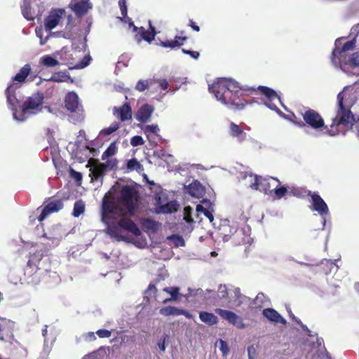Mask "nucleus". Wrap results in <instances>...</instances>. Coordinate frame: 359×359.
<instances>
[{
	"instance_id": "f257e3e1",
	"label": "nucleus",
	"mask_w": 359,
	"mask_h": 359,
	"mask_svg": "<svg viewBox=\"0 0 359 359\" xmlns=\"http://www.w3.org/2000/svg\"><path fill=\"white\" fill-rule=\"evenodd\" d=\"M140 195L135 188L123 185L116 197L106 194L102 201V220L107 224L118 221L123 229L139 236L141 231L131 219L139 206Z\"/></svg>"
},
{
	"instance_id": "f03ea898",
	"label": "nucleus",
	"mask_w": 359,
	"mask_h": 359,
	"mask_svg": "<svg viewBox=\"0 0 359 359\" xmlns=\"http://www.w3.org/2000/svg\"><path fill=\"white\" fill-rule=\"evenodd\" d=\"M208 89L218 101L233 111L243 110L248 104L249 102L243 98L244 95L259 93L267 99L265 102L266 106L272 110L279 111L273 101L280 100V97L274 90L267 86H259L256 88L241 86L232 79L219 78L209 85Z\"/></svg>"
},
{
	"instance_id": "7ed1b4c3",
	"label": "nucleus",
	"mask_w": 359,
	"mask_h": 359,
	"mask_svg": "<svg viewBox=\"0 0 359 359\" xmlns=\"http://www.w3.org/2000/svg\"><path fill=\"white\" fill-rule=\"evenodd\" d=\"M344 95L340 92L337 95L338 108L336 116L332 118V124L328 128L325 125V121L322 116L316 110L308 109L302 114L304 123L302 121L293 120L292 121L299 127H304L306 124L311 128L318 130L324 128L325 133L330 136H335L342 130L340 127L344 128H352L355 123L354 116L349 107H346L344 104Z\"/></svg>"
},
{
	"instance_id": "20e7f679",
	"label": "nucleus",
	"mask_w": 359,
	"mask_h": 359,
	"mask_svg": "<svg viewBox=\"0 0 359 359\" xmlns=\"http://www.w3.org/2000/svg\"><path fill=\"white\" fill-rule=\"evenodd\" d=\"M43 257V252L41 249L29 253L28 262L24 269L25 279L27 284L37 285L41 283L43 271L39 267L38 264Z\"/></svg>"
},
{
	"instance_id": "39448f33",
	"label": "nucleus",
	"mask_w": 359,
	"mask_h": 359,
	"mask_svg": "<svg viewBox=\"0 0 359 359\" xmlns=\"http://www.w3.org/2000/svg\"><path fill=\"white\" fill-rule=\"evenodd\" d=\"M43 100L44 95L42 93H33L23 102L21 107L22 114H34L35 111H41Z\"/></svg>"
},
{
	"instance_id": "423d86ee",
	"label": "nucleus",
	"mask_w": 359,
	"mask_h": 359,
	"mask_svg": "<svg viewBox=\"0 0 359 359\" xmlns=\"http://www.w3.org/2000/svg\"><path fill=\"white\" fill-rule=\"evenodd\" d=\"M276 182L280 184V181L276 177H262L261 176L255 175V182L251 184V188L255 190H258L266 194H271L273 191L271 182Z\"/></svg>"
},
{
	"instance_id": "0eeeda50",
	"label": "nucleus",
	"mask_w": 359,
	"mask_h": 359,
	"mask_svg": "<svg viewBox=\"0 0 359 359\" xmlns=\"http://www.w3.org/2000/svg\"><path fill=\"white\" fill-rule=\"evenodd\" d=\"M63 207V201L61 199H49L43 203V208L38 217V220L39 222L43 221L49 215L59 212Z\"/></svg>"
},
{
	"instance_id": "6e6552de",
	"label": "nucleus",
	"mask_w": 359,
	"mask_h": 359,
	"mask_svg": "<svg viewBox=\"0 0 359 359\" xmlns=\"http://www.w3.org/2000/svg\"><path fill=\"white\" fill-rule=\"evenodd\" d=\"M215 311L222 319L228 321L237 328L244 329L245 327V324L243 323V318L234 312L222 309H216Z\"/></svg>"
},
{
	"instance_id": "1a4fd4ad",
	"label": "nucleus",
	"mask_w": 359,
	"mask_h": 359,
	"mask_svg": "<svg viewBox=\"0 0 359 359\" xmlns=\"http://www.w3.org/2000/svg\"><path fill=\"white\" fill-rule=\"evenodd\" d=\"M355 47V40L346 41L341 48H334L332 53L331 60L334 65H337L342 59L347 57V52L353 50Z\"/></svg>"
},
{
	"instance_id": "9d476101",
	"label": "nucleus",
	"mask_w": 359,
	"mask_h": 359,
	"mask_svg": "<svg viewBox=\"0 0 359 359\" xmlns=\"http://www.w3.org/2000/svg\"><path fill=\"white\" fill-rule=\"evenodd\" d=\"M65 13V11L63 8L52 9L49 15L44 19L45 29L50 31L56 27Z\"/></svg>"
},
{
	"instance_id": "9b49d317",
	"label": "nucleus",
	"mask_w": 359,
	"mask_h": 359,
	"mask_svg": "<svg viewBox=\"0 0 359 359\" xmlns=\"http://www.w3.org/2000/svg\"><path fill=\"white\" fill-rule=\"evenodd\" d=\"M307 196L311 197L310 202L313 205V211L318 212L320 215H326L329 213L327 205L318 194L308 191Z\"/></svg>"
},
{
	"instance_id": "f8f14e48",
	"label": "nucleus",
	"mask_w": 359,
	"mask_h": 359,
	"mask_svg": "<svg viewBox=\"0 0 359 359\" xmlns=\"http://www.w3.org/2000/svg\"><path fill=\"white\" fill-rule=\"evenodd\" d=\"M65 108L69 112H79L83 111V107L79 103V96L75 92H69L65 97Z\"/></svg>"
},
{
	"instance_id": "ddd939ff",
	"label": "nucleus",
	"mask_w": 359,
	"mask_h": 359,
	"mask_svg": "<svg viewBox=\"0 0 359 359\" xmlns=\"http://www.w3.org/2000/svg\"><path fill=\"white\" fill-rule=\"evenodd\" d=\"M69 6L79 18L85 15L92 8L89 0H72Z\"/></svg>"
},
{
	"instance_id": "4468645a",
	"label": "nucleus",
	"mask_w": 359,
	"mask_h": 359,
	"mask_svg": "<svg viewBox=\"0 0 359 359\" xmlns=\"http://www.w3.org/2000/svg\"><path fill=\"white\" fill-rule=\"evenodd\" d=\"M338 65L345 73H348L351 69L359 67V51L344 57Z\"/></svg>"
},
{
	"instance_id": "2eb2a0df",
	"label": "nucleus",
	"mask_w": 359,
	"mask_h": 359,
	"mask_svg": "<svg viewBox=\"0 0 359 359\" xmlns=\"http://www.w3.org/2000/svg\"><path fill=\"white\" fill-rule=\"evenodd\" d=\"M13 323L6 319H0V340L9 341L13 338Z\"/></svg>"
},
{
	"instance_id": "dca6fc26",
	"label": "nucleus",
	"mask_w": 359,
	"mask_h": 359,
	"mask_svg": "<svg viewBox=\"0 0 359 359\" xmlns=\"http://www.w3.org/2000/svg\"><path fill=\"white\" fill-rule=\"evenodd\" d=\"M113 114L121 121H129L132 118V109L128 102L124 103L120 107H115L113 109Z\"/></svg>"
},
{
	"instance_id": "f3484780",
	"label": "nucleus",
	"mask_w": 359,
	"mask_h": 359,
	"mask_svg": "<svg viewBox=\"0 0 359 359\" xmlns=\"http://www.w3.org/2000/svg\"><path fill=\"white\" fill-rule=\"evenodd\" d=\"M154 110L152 105L144 104L137 111L135 118L141 123H147L149 121Z\"/></svg>"
},
{
	"instance_id": "a211bd4d",
	"label": "nucleus",
	"mask_w": 359,
	"mask_h": 359,
	"mask_svg": "<svg viewBox=\"0 0 359 359\" xmlns=\"http://www.w3.org/2000/svg\"><path fill=\"white\" fill-rule=\"evenodd\" d=\"M130 25L133 27V30L135 32L138 30L137 34H140L142 39L144 41L151 43L154 39L156 32L155 31V27L151 25L150 30H146L143 27L138 28L134 25L133 22H131Z\"/></svg>"
},
{
	"instance_id": "6ab92c4d",
	"label": "nucleus",
	"mask_w": 359,
	"mask_h": 359,
	"mask_svg": "<svg viewBox=\"0 0 359 359\" xmlns=\"http://www.w3.org/2000/svg\"><path fill=\"white\" fill-rule=\"evenodd\" d=\"M159 313L165 316L183 315L187 318H191L192 317L191 314L187 311L171 306L161 308Z\"/></svg>"
},
{
	"instance_id": "aec40b11",
	"label": "nucleus",
	"mask_w": 359,
	"mask_h": 359,
	"mask_svg": "<svg viewBox=\"0 0 359 359\" xmlns=\"http://www.w3.org/2000/svg\"><path fill=\"white\" fill-rule=\"evenodd\" d=\"M262 314L269 320L274 323H280L285 325L287 321L283 318L275 309H265L262 311Z\"/></svg>"
},
{
	"instance_id": "412c9836",
	"label": "nucleus",
	"mask_w": 359,
	"mask_h": 359,
	"mask_svg": "<svg viewBox=\"0 0 359 359\" xmlns=\"http://www.w3.org/2000/svg\"><path fill=\"white\" fill-rule=\"evenodd\" d=\"M106 168L107 166L104 164L95 162L90 169V177L92 180H97L100 177L104 175Z\"/></svg>"
},
{
	"instance_id": "4be33fe9",
	"label": "nucleus",
	"mask_w": 359,
	"mask_h": 359,
	"mask_svg": "<svg viewBox=\"0 0 359 359\" xmlns=\"http://www.w3.org/2000/svg\"><path fill=\"white\" fill-rule=\"evenodd\" d=\"M7 97V103L12 110H15L18 104V100L15 96L13 84H10L5 90Z\"/></svg>"
},
{
	"instance_id": "5701e85b",
	"label": "nucleus",
	"mask_w": 359,
	"mask_h": 359,
	"mask_svg": "<svg viewBox=\"0 0 359 359\" xmlns=\"http://www.w3.org/2000/svg\"><path fill=\"white\" fill-rule=\"evenodd\" d=\"M32 71L31 66L29 64L25 65L19 71L18 73L13 77V81L18 83H24L26 81L27 76L30 74Z\"/></svg>"
},
{
	"instance_id": "b1692460",
	"label": "nucleus",
	"mask_w": 359,
	"mask_h": 359,
	"mask_svg": "<svg viewBox=\"0 0 359 359\" xmlns=\"http://www.w3.org/2000/svg\"><path fill=\"white\" fill-rule=\"evenodd\" d=\"M187 40V36H176L174 40H168L165 41H161V46L164 48H170L171 49L175 48V47H180L184 44V43Z\"/></svg>"
},
{
	"instance_id": "393cba45",
	"label": "nucleus",
	"mask_w": 359,
	"mask_h": 359,
	"mask_svg": "<svg viewBox=\"0 0 359 359\" xmlns=\"http://www.w3.org/2000/svg\"><path fill=\"white\" fill-rule=\"evenodd\" d=\"M229 128L231 135L236 137L240 142L246 139V133L238 125L231 122Z\"/></svg>"
},
{
	"instance_id": "a878e982",
	"label": "nucleus",
	"mask_w": 359,
	"mask_h": 359,
	"mask_svg": "<svg viewBox=\"0 0 359 359\" xmlns=\"http://www.w3.org/2000/svg\"><path fill=\"white\" fill-rule=\"evenodd\" d=\"M200 320L208 325H214L217 324L218 318L213 313L207 311H201L199 313Z\"/></svg>"
},
{
	"instance_id": "bb28decb",
	"label": "nucleus",
	"mask_w": 359,
	"mask_h": 359,
	"mask_svg": "<svg viewBox=\"0 0 359 359\" xmlns=\"http://www.w3.org/2000/svg\"><path fill=\"white\" fill-rule=\"evenodd\" d=\"M48 81L61 83L67 82L70 81L73 82V79L71 78L69 74L67 72H57L53 74L51 77L47 79Z\"/></svg>"
},
{
	"instance_id": "cd10ccee",
	"label": "nucleus",
	"mask_w": 359,
	"mask_h": 359,
	"mask_svg": "<svg viewBox=\"0 0 359 359\" xmlns=\"http://www.w3.org/2000/svg\"><path fill=\"white\" fill-rule=\"evenodd\" d=\"M189 194L196 198H201L203 196L204 190L199 182H194L189 186Z\"/></svg>"
},
{
	"instance_id": "c85d7f7f",
	"label": "nucleus",
	"mask_w": 359,
	"mask_h": 359,
	"mask_svg": "<svg viewBox=\"0 0 359 359\" xmlns=\"http://www.w3.org/2000/svg\"><path fill=\"white\" fill-rule=\"evenodd\" d=\"M119 228L120 226L118 223L111 225L107 229L108 233L111 237H114L118 241H125L126 238L121 234ZM121 229L122 228L121 227Z\"/></svg>"
},
{
	"instance_id": "c756f323",
	"label": "nucleus",
	"mask_w": 359,
	"mask_h": 359,
	"mask_svg": "<svg viewBox=\"0 0 359 359\" xmlns=\"http://www.w3.org/2000/svg\"><path fill=\"white\" fill-rule=\"evenodd\" d=\"M165 292L171 295L170 298L166 299L163 301L164 303L171 301H177L180 298V288L177 287H168L163 290Z\"/></svg>"
},
{
	"instance_id": "7c9ffc66",
	"label": "nucleus",
	"mask_w": 359,
	"mask_h": 359,
	"mask_svg": "<svg viewBox=\"0 0 359 359\" xmlns=\"http://www.w3.org/2000/svg\"><path fill=\"white\" fill-rule=\"evenodd\" d=\"M39 62L41 65L47 67H53L59 65L58 60L50 55H46L41 57Z\"/></svg>"
},
{
	"instance_id": "2f4dec72",
	"label": "nucleus",
	"mask_w": 359,
	"mask_h": 359,
	"mask_svg": "<svg viewBox=\"0 0 359 359\" xmlns=\"http://www.w3.org/2000/svg\"><path fill=\"white\" fill-rule=\"evenodd\" d=\"M85 211V204L82 201H77L74 205L73 216L75 217H79Z\"/></svg>"
},
{
	"instance_id": "473e14b6",
	"label": "nucleus",
	"mask_w": 359,
	"mask_h": 359,
	"mask_svg": "<svg viewBox=\"0 0 359 359\" xmlns=\"http://www.w3.org/2000/svg\"><path fill=\"white\" fill-rule=\"evenodd\" d=\"M168 239L171 241L174 245L177 248L183 247L185 245V241L183 237L179 234H172L168 236Z\"/></svg>"
},
{
	"instance_id": "72a5a7b5",
	"label": "nucleus",
	"mask_w": 359,
	"mask_h": 359,
	"mask_svg": "<svg viewBox=\"0 0 359 359\" xmlns=\"http://www.w3.org/2000/svg\"><path fill=\"white\" fill-rule=\"evenodd\" d=\"M119 128L120 123L118 122L115 121L112 123L110 125V126L102 129L100 132V134L104 135H109L113 133L116 132V130H118Z\"/></svg>"
},
{
	"instance_id": "f704fd0d",
	"label": "nucleus",
	"mask_w": 359,
	"mask_h": 359,
	"mask_svg": "<svg viewBox=\"0 0 359 359\" xmlns=\"http://www.w3.org/2000/svg\"><path fill=\"white\" fill-rule=\"evenodd\" d=\"M118 6L120 7L121 15H123V18H124L125 22H128L130 24L132 21L130 18L127 15V5H126V0H118Z\"/></svg>"
},
{
	"instance_id": "c9c22d12",
	"label": "nucleus",
	"mask_w": 359,
	"mask_h": 359,
	"mask_svg": "<svg viewBox=\"0 0 359 359\" xmlns=\"http://www.w3.org/2000/svg\"><path fill=\"white\" fill-rule=\"evenodd\" d=\"M91 60V57L90 55H86L83 57V59L76 65H75L74 67H70V69H83L87 67Z\"/></svg>"
},
{
	"instance_id": "e433bc0d",
	"label": "nucleus",
	"mask_w": 359,
	"mask_h": 359,
	"mask_svg": "<svg viewBox=\"0 0 359 359\" xmlns=\"http://www.w3.org/2000/svg\"><path fill=\"white\" fill-rule=\"evenodd\" d=\"M116 146L114 142L111 143L108 148L104 151L102 155V159L104 160L105 158L114 156L116 152Z\"/></svg>"
},
{
	"instance_id": "4c0bfd02",
	"label": "nucleus",
	"mask_w": 359,
	"mask_h": 359,
	"mask_svg": "<svg viewBox=\"0 0 359 359\" xmlns=\"http://www.w3.org/2000/svg\"><path fill=\"white\" fill-rule=\"evenodd\" d=\"M196 211L198 212L203 213L210 220V222H212L214 220V216L212 213L209 210L204 208L202 205H198L196 206Z\"/></svg>"
},
{
	"instance_id": "58836bf2",
	"label": "nucleus",
	"mask_w": 359,
	"mask_h": 359,
	"mask_svg": "<svg viewBox=\"0 0 359 359\" xmlns=\"http://www.w3.org/2000/svg\"><path fill=\"white\" fill-rule=\"evenodd\" d=\"M142 168L140 163L135 158L130 159L127 162V168L130 170H138Z\"/></svg>"
},
{
	"instance_id": "ea45409f",
	"label": "nucleus",
	"mask_w": 359,
	"mask_h": 359,
	"mask_svg": "<svg viewBox=\"0 0 359 359\" xmlns=\"http://www.w3.org/2000/svg\"><path fill=\"white\" fill-rule=\"evenodd\" d=\"M276 197L278 199L283 198L287 193V189L285 187L282 186L280 187H276L273 189Z\"/></svg>"
},
{
	"instance_id": "a19ab883",
	"label": "nucleus",
	"mask_w": 359,
	"mask_h": 359,
	"mask_svg": "<svg viewBox=\"0 0 359 359\" xmlns=\"http://www.w3.org/2000/svg\"><path fill=\"white\" fill-rule=\"evenodd\" d=\"M149 86V81L147 80H140L135 86V89L140 92H142L147 89Z\"/></svg>"
},
{
	"instance_id": "79ce46f5",
	"label": "nucleus",
	"mask_w": 359,
	"mask_h": 359,
	"mask_svg": "<svg viewBox=\"0 0 359 359\" xmlns=\"http://www.w3.org/2000/svg\"><path fill=\"white\" fill-rule=\"evenodd\" d=\"M159 128L157 125H147L144 129V132L147 136L151 133L157 134Z\"/></svg>"
},
{
	"instance_id": "37998d69",
	"label": "nucleus",
	"mask_w": 359,
	"mask_h": 359,
	"mask_svg": "<svg viewBox=\"0 0 359 359\" xmlns=\"http://www.w3.org/2000/svg\"><path fill=\"white\" fill-rule=\"evenodd\" d=\"M243 235L244 233L243 230H236L234 233L232 235L233 241L239 245L245 243L243 238L242 241L238 240V238L243 236Z\"/></svg>"
},
{
	"instance_id": "c03bdc74",
	"label": "nucleus",
	"mask_w": 359,
	"mask_h": 359,
	"mask_svg": "<svg viewBox=\"0 0 359 359\" xmlns=\"http://www.w3.org/2000/svg\"><path fill=\"white\" fill-rule=\"evenodd\" d=\"M144 144L143 138L140 135L133 136L130 139V144L133 147L141 146Z\"/></svg>"
},
{
	"instance_id": "a18cd8bd",
	"label": "nucleus",
	"mask_w": 359,
	"mask_h": 359,
	"mask_svg": "<svg viewBox=\"0 0 359 359\" xmlns=\"http://www.w3.org/2000/svg\"><path fill=\"white\" fill-rule=\"evenodd\" d=\"M219 297L220 299H227L229 296L227 287L225 285H220L218 288Z\"/></svg>"
},
{
	"instance_id": "49530a36",
	"label": "nucleus",
	"mask_w": 359,
	"mask_h": 359,
	"mask_svg": "<svg viewBox=\"0 0 359 359\" xmlns=\"http://www.w3.org/2000/svg\"><path fill=\"white\" fill-rule=\"evenodd\" d=\"M69 175L70 177L72 179L75 180L78 183H81L82 180V174L81 172H77L72 168H70Z\"/></svg>"
},
{
	"instance_id": "de8ad7c7",
	"label": "nucleus",
	"mask_w": 359,
	"mask_h": 359,
	"mask_svg": "<svg viewBox=\"0 0 359 359\" xmlns=\"http://www.w3.org/2000/svg\"><path fill=\"white\" fill-rule=\"evenodd\" d=\"M97 334L100 338H108L111 336V332L109 330L105 329H100L96 332Z\"/></svg>"
},
{
	"instance_id": "09e8293b",
	"label": "nucleus",
	"mask_w": 359,
	"mask_h": 359,
	"mask_svg": "<svg viewBox=\"0 0 359 359\" xmlns=\"http://www.w3.org/2000/svg\"><path fill=\"white\" fill-rule=\"evenodd\" d=\"M182 52L184 54L190 55L192 58L196 59V60H197L200 56V53L198 51H195V50H187V49L182 48Z\"/></svg>"
},
{
	"instance_id": "8fccbe9b",
	"label": "nucleus",
	"mask_w": 359,
	"mask_h": 359,
	"mask_svg": "<svg viewBox=\"0 0 359 359\" xmlns=\"http://www.w3.org/2000/svg\"><path fill=\"white\" fill-rule=\"evenodd\" d=\"M248 359H254L255 355H256V349L253 345H251L248 348Z\"/></svg>"
},
{
	"instance_id": "3c124183",
	"label": "nucleus",
	"mask_w": 359,
	"mask_h": 359,
	"mask_svg": "<svg viewBox=\"0 0 359 359\" xmlns=\"http://www.w3.org/2000/svg\"><path fill=\"white\" fill-rule=\"evenodd\" d=\"M220 350L224 355H226L229 351L226 342L223 340H220Z\"/></svg>"
},
{
	"instance_id": "603ef678",
	"label": "nucleus",
	"mask_w": 359,
	"mask_h": 359,
	"mask_svg": "<svg viewBox=\"0 0 359 359\" xmlns=\"http://www.w3.org/2000/svg\"><path fill=\"white\" fill-rule=\"evenodd\" d=\"M157 83L162 90H166L168 88V82L165 79H158Z\"/></svg>"
},
{
	"instance_id": "864d4df0",
	"label": "nucleus",
	"mask_w": 359,
	"mask_h": 359,
	"mask_svg": "<svg viewBox=\"0 0 359 359\" xmlns=\"http://www.w3.org/2000/svg\"><path fill=\"white\" fill-rule=\"evenodd\" d=\"M189 25L196 32L200 31V27L193 20H189Z\"/></svg>"
},
{
	"instance_id": "5fc2aeb1",
	"label": "nucleus",
	"mask_w": 359,
	"mask_h": 359,
	"mask_svg": "<svg viewBox=\"0 0 359 359\" xmlns=\"http://www.w3.org/2000/svg\"><path fill=\"white\" fill-rule=\"evenodd\" d=\"M165 337H164L163 339L161 340L158 343V346L159 348L161 349V351H165Z\"/></svg>"
},
{
	"instance_id": "6e6d98bb",
	"label": "nucleus",
	"mask_w": 359,
	"mask_h": 359,
	"mask_svg": "<svg viewBox=\"0 0 359 359\" xmlns=\"http://www.w3.org/2000/svg\"><path fill=\"white\" fill-rule=\"evenodd\" d=\"M287 312H288V314H289L290 318L292 320H294V321H296L297 323H299V321L297 320L296 317L294 316V314H293V313L292 312L291 309H287Z\"/></svg>"
},
{
	"instance_id": "4d7b16f0",
	"label": "nucleus",
	"mask_w": 359,
	"mask_h": 359,
	"mask_svg": "<svg viewBox=\"0 0 359 359\" xmlns=\"http://www.w3.org/2000/svg\"><path fill=\"white\" fill-rule=\"evenodd\" d=\"M235 294L236 295V297L240 299L243 297L242 294L240 292V289L239 288H237L235 290Z\"/></svg>"
},
{
	"instance_id": "13d9d810",
	"label": "nucleus",
	"mask_w": 359,
	"mask_h": 359,
	"mask_svg": "<svg viewBox=\"0 0 359 359\" xmlns=\"http://www.w3.org/2000/svg\"><path fill=\"white\" fill-rule=\"evenodd\" d=\"M148 290H154L155 292H157V289L154 285L150 284L148 287Z\"/></svg>"
},
{
	"instance_id": "bf43d9fd",
	"label": "nucleus",
	"mask_w": 359,
	"mask_h": 359,
	"mask_svg": "<svg viewBox=\"0 0 359 359\" xmlns=\"http://www.w3.org/2000/svg\"><path fill=\"white\" fill-rule=\"evenodd\" d=\"M89 335L90 336V338H93V339H95L96 337L94 334V332H89Z\"/></svg>"
},
{
	"instance_id": "052dcab7",
	"label": "nucleus",
	"mask_w": 359,
	"mask_h": 359,
	"mask_svg": "<svg viewBox=\"0 0 359 359\" xmlns=\"http://www.w3.org/2000/svg\"><path fill=\"white\" fill-rule=\"evenodd\" d=\"M146 222L149 223V224H154V222L152 219H147L146 220Z\"/></svg>"
},
{
	"instance_id": "680f3d73",
	"label": "nucleus",
	"mask_w": 359,
	"mask_h": 359,
	"mask_svg": "<svg viewBox=\"0 0 359 359\" xmlns=\"http://www.w3.org/2000/svg\"><path fill=\"white\" fill-rule=\"evenodd\" d=\"M292 192H293V194L295 195V196H299V191H298V190H294Z\"/></svg>"
},
{
	"instance_id": "e2e57ef3",
	"label": "nucleus",
	"mask_w": 359,
	"mask_h": 359,
	"mask_svg": "<svg viewBox=\"0 0 359 359\" xmlns=\"http://www.w3.org/2000/svg\"><path fill=\"white\" fill-rule=\"evenodd\" d=\"M346 74L348 75H351V74L354 75V73L351 74L350 71L348 72V73H346Z\"/></svg>"
},
{
	"instance_id": "0e129e2a",
	"label": "nucleus",
	"mask_w": 359,
	"mask_h": 359,
	"mask_svg": "<svg viewBox=\"0 0 359 359\" xmlns=\"http://www.w3.org/2000/svg\"><path fill=\"white\" fill-rule=\"evenodd\" d=\"M24 15H25V18L29 19L25 14H24Z\"/></svg>"
},
{
	"instance_id": "69168bd1",
	"label": "nucleus",
	"mask_w": 359,
	"mask_h": 359,
	"mask_svg": "<svg viewBox=\"0 0 359 359\" xmlns=\"http://www.w3.org/2000/svg\"><path fill=\"white\" fill-rule=\"evenodd\" d=\"M72 18V16L71 15H69V20H70Z\"/></svg>"
},
{
	"instance_id": "338daca9",
	"label": "nucleus",
	"mask_w": 359,
	"mask_h": 359,
	"mask_svg": "<svg viewBox=\"0 0 359 359\" xmlns=\"http://www.w3.org/2000/svg\"><path fill=\"white\" fill-rule=\"evenodd\" d=\"M185 219H187V221L189 222V219L187 217H185Z\"/></svg>"
},
{
	"instance_id": "774afa93",
	"label": "nucleus",
	"mask_w": 359,
	"mask_h": 359,
	"mask_svg": "<svg viewBox=\"0 0 359 359\" xmlns=\"http://www.w3.org/2000/svg\"><path fill=\"white\" fill-rule=\"evenodd\" d=\"M241 301L240 300L239 302H238V305H240L241 304Z\"/></svg>"
}]
</instances>
